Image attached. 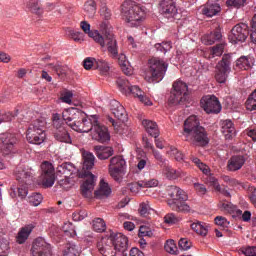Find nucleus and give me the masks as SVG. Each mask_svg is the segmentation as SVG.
Segmentation results:
<instances>
[{"label": "nucleus", "mask_w": 256, "mask_h": 256, "mask_svg": "<svg viewBox=\"0 0 256 256\" xmlns=\"http://www.w3.org/2000/svg\"><path fill=\"white\" fill-rule=\"evenodd\" d=\"M62 117L66 121V125L77 133H89L91 131L92 139L98 143H107L111 139L109 129L99 123V119L95 115L85 117V114L79 109L69 108L62 113Z\"/></svg>", "instance_id": "nucleus-1"}, {"label": "nucleus", "mask_w": 256, "mask_h": 256, "mask_svg": "<svg viewBox=\"0 0 256 256\" xmlns=\"http://www.w3.org/2000/svg\"><path fill=\"white\" fill-rule=\"evenodd\" d=\"M83 166L82 171L79 173L81 179H86L80 187L81 195L86 199L91 198L93 190L95 189V175L91 173L95 165V155L91 152L82 153Z\"/></svg>", "instance_id": "nucleus-2"}, {"label": "nucleus", "mask_w": 256, "mask_h": 256, "mask_svg": "<svg viewBox=\"0 0 256 256\" xmlns=\"http://www.w3.org/2000/svg\"><path fill=\"white\" fill-rule=\"evenodd\" d=\"M182 135L185 138V141L192 139L194 143L200 147L209 145V137H207V132L205 131V128L201 126L199 118H197L195 115L189 116L184 121V129Z\"/></svg>", "instance_id": "nucleus-3"}, {"label": "nucleus", "mask_w": 256, "mask_h": 256, "mask_svg": "<svg viewBox=\"0 0 256 256\" xmlns=\"http://www.w3.org/2000/svg\"><path fill=\"white\" fill-rule=\"evenodd\" d=\"M167 195L170 197L167 203L172 211L178 213H189L191 211V207L185 202L187 201V193L183 189L173 185L168 186Z\"/></svg>", "instance_id": "nucleus-4"}, {"label": "nucleus", "mask_w": 256, "mask_h": 256, "mask_svg": "<svg viewBox=\"0 0 256 256\" xmlns=\"http://www.w3.org/2000/svg\"><path fill=\"white\" fill-rule=\"evenodd\" d=\"M122 17L130 27H139L145 21V9L131 0H126L122 4Z\"/></svg>", "instance_id": "nucleus-5"}, {"label": "nucleus", "mask_w": 256, "mask_h": 256, "mask_svg": "<svg viewBox=\"0 0 256 256\" xmlns=\"http://www.w3.org/2000/svg\"><path fill=\"white\" fill-rule=\"evenodd\" d=\"M45 120H34L26 131V139L32 145H41L45 142Z\"/></svg>", "instance_id": "nucleus-6"}, {"label": "nucleus", "mask_w": 256, "mask_h": 256, "mask_svg": "<svg viewBox=\"0 0 256 256\" xmlns=\"http://www.w3.org/2000/svg\"><path fill=\"white\" fill-rule=\"evenodd\" d=\"M166 72L167 64L159 58H152L149 60V70L145 75V79L148 83H159V81H163Z\"/></svg>", "instance_id": "nucleus-7"}, {"label": "nucleus", "mask_w": 256, "mask_h": 256, "mask_svg": "<svg viewBox=\"0 0 256 256\" xmlns=\"http://www.w3.org/2000/svg\"><path fill=\"white\" fill-rule=\"evenodd\" d=\"M100 31L103 33L104 44L100 45L102 47H107L108 55L111 59H117L119 54V46L117 45V40L113 33L111 32V26L107 22H102L100 24Z\"/></svg>", "instance_id": "nucleus-8"}, {"label": "nucleus", "mask_w": 256, "mask_h": 256, "mask_svg": "<svg viewBox=\"0 0 256 256\" xmlns=\"http://www.w3.org/2000/svg\"><path fill=\"white\" fill-rule=\"evenodd\" d=\"M19 139L15 133L5 132L0 134V151L3 155H13L17 151Z\"/></svg>", "instance_id": "nucleus-9"}, {"label": "nucleus", "mask_w": 256, "mask_h": 256, "mask_svg": "<svg viewBox=\"0 0 256 256\" xmlns=\"http://www.w3.org/2000/svg\"><path fill=\"white\" fill-rule=\"evenodd\" d=\"M187 91V83L181 80L174 82L173 90L169 98L170 105H181V103H185V101H187Z\"/></svg>", "instance_id": "nucleus-10"}, {"label": "nucleus", "mask_w": 256, "mask_h": 256, "mask_svg": "<svg viewBox=\"0 0 256 256\" xmlns=\"http://www.w3.org/2000/svg\"><path fill=\"white\" fill-rule=\"evenodd\" d=\"M233 58L231 54H225L222 60L218 63L216 67L215 79L217 83H225L229 74L231 73V63Z\"/></svg>", "instance_id": "nucleus-11"}, {"label": "nucleus", "mask_w": 256, "mask_h": 256, "mask_svg": "<svg viewBox=\"0 0 256 256\" xmlns=\"http://www.w3.org/2000/svg\"><path fill=\"white\" fill-rule=\"evenodd\" d=\"M247 37H249V26L245 23L236 24L228 35L229 41L234 45L247 41Z\"/></svg>", "instance_id": "nucleus-12"}, {"label": "nucleus", "mask_w": 256, "mask_h": 256, "mask_svg": "<svg viewBox=\"0 0 256 256\" xmlns=\"http://www.w3.org/2000/svg\"><path fill=\"white\" fill-rule=\"evenodd\" d=\"M126 165L127 162H125L123 156H115L111 158L109 165V173L111 177L115 179V181H119L121 173L125 171Z\"/></svg>", "instance_id": "nucleus-13"}, {"label": "nucleus", "mask_w": 256, "mask_h": 256, "mask_svg": "<svg viewBox=\"0 0 256 256\" xmlns=\"http://www.w3.org/2000/svg\"><path fill=\"white\" fill-rule=\"evenodd\" d=\"M200 105L202 109L208 114L213 113H221V103L219 102V99H217L216 96L207 95L204 96L200 100Z\"/></svg>", "instance_id": "nucleus-14"}, {"label": "nucleus", "mask_w": 256, "mask_h": 256, "mask_svg": "<svg viewBox=\"0 0 256 256\" xmlns=\"http://www.w3.org/2000/svg\"><path fill=\"white\" fill-rule=\"evenodd\" d=\"M32 256H52L51 244L47 243L43 238H36L31 248Z\"/></svg>", "instance_id": "nucleus-15"}, {"label": "nucleus", "mask_w": 256, "mask_h": 256, "mask_svg": "<svg viewBox=\"0 0 256 256\" xmlns=\"http://www.w3.org/2000/svg\"><path fill=\"white\" fill-rule=\"evenodd\" d=\"M42 183L44 187L55 185V167L48 161L41 164Z\"/></svg>", "instance_id": "nucleus-16"}, {"label": "nucleus", "mask_w": 256, "mask_h": 256, "mask_svg": "<svg viewBox=\"0 0 256 256\" xmlns=\"http://www.w3.org/2000/svg\"><path fill=\"white\" fill-rule=\"evenodd\" d=\"M97 249L103 256H115V248L113 246V238L110 236H104L97 243Z\"/></svg>", "instance_id": "nucleus-17"}, {"label": "nucleus", "mask_w": 256, "mask_h": 256, "mask_svg": "<svg viewBox=\"0 0 256 256\" xmlns=\"http://www.w3.org/2000/svg\"><path fill=\"white\" fill-rule=\"evenodd\" d=\"M53 126L55 127L54 137L56 141L60 143H71V136L65 128V124L61 123V120L54 119Z\"/></svg>", "instance_id": "nucleus-18"}, {"label": "nucleus", "mask_w": 256, "mask_h": 256, "mask_svg": "<svg viewBox=\"0 0 256 256\" xmlns=\"http://www.w3.org/2000/svg\"><path fill=\"white\" fill-rule=\"evenodd\" d=\"M15 177L19 183L31 185V182L33 181V169L19 166L15 170Z\"/></svg>", "instance_id": "nucleus-19"}, {"label": "nucleus", "mask_w": 256, "mask_h": 256, "mask_svg": "<svg viewBox=\"0 0 256 256\" xmlns=\"http://www.w3.org/2000/svg\"><path fill=\"white\" fill-rule=\"evenodd\" d=\"M80 27L84 33L91 37L98 45H105V41L103 40V36L99 33V31H91V25L87 21H82L80 23Z\"/></svg>", "instance_id": "nucleus-20"}, {"label": "nucleus", "mask_w": 256, "mask_h": 256, "mask_svg": "<svg viewBox=\"0 0 256 256\" xmlns=\"http://www.w3.org/2000/svg\"><path fill=\"white\" fill-rule=\"evenodd\" d=\"M114 250L118 251L119 253H125L127 251V243L128 240L125 235L118 233H111Z\"/></svg>", "instance_id": "nucleus-21"}, {"label": "nucleus", "mask_w": 256, "mask_h": 256, "mask_svg": "<svg viewBox=\"0 0 256 256\" xmlns=\"http://www.w3.org/2000/svg\"><path fill=\"white\" fill-rule=\"evenodd\" d=\"M160 13L165 17H175L177 15V6L173 0H162L160 2Z\"/></svg>", "instance_id": "nucleus-22"}, {"label": "nucleus", "mask_w": 256, "mask_h": 256, "mask_svg": "<svg viewBox=\"0 0 256 256\" xmlns=\"http://www.w3.org/2000/svg\"><path fill=\"white\" fill-rule=\"evenodd\" d=\"M221 125V132L224 135L225 139H233L235 137L237 131L235 130V124H233V121L227 119L222 120L220 122Z\"/></svg>", "instance_id": "nucleus-23"}, {"label": "nucleus", "mask_w": 256, "mask_h": 256, "mask_svg": "<svg viewBox=\"0 0 256 256\" xmlns=\"http://www.w3.org/2000/svg\"><path fill=\"white\" fill-rule=\"evenodd\" d=\"M221 12V6L217 2L208 1L202 8V15L206 17H215Z\"/></svg>", "instance_id": "nucleus-24"}, {"label": "nucleus", "mask_w": 256, "mask_h": 256, "mask_svg": "<svg viewBox=\"0 0 256 256\" xmlns=\"http://www.w3.org/2000/svg\"><path fill=\"white\" fill-rule=\"evenodd\" d=\"M222 38L221 27L218 26L214 31L202 37V43H204V45H213L216 41H221Z\"/></svg>", "instance_id": "nucleus-25"}, {"label": "nucleus", "mask_w": 256, "mask_h": 256, "mask_svg": "<svg viewBox=\"0 0 256 256\" xmlns=\"http://www.w3.org/2000/svg\"><path fill=\"white\" fill-rule=\"evenodd\" d=\"M243 165H245V157L241 155H236V156H232L228 160L227 168H228V171H239V169H241Z\"/></svg>", "instance_id": "nucleus-26"}, {"label": "nucleus", "mask_w": 256, "mask_h": 256, "mask_svg": "<svg viewBox=\"0 0 256 256\" xmlns=\"http://www.w3.org/2000/svg\"><path fill=\"white\" fill-rule=\"evenodd\" d=\"M142 125L150 137H154V139L159 137V127L157 126V122L153 120H143Z\"/></svg>", "instance_id": "nucleus-27"}, {"label": "nucleus", "mask_w": 256, "mask_h": 256, "mask_svg": "<svg viewBox=\"0 0 256 256\" xmlns=\"http://www.w3.org/2000/svg\"><path fill=\"white\" fill-rule=\"evenodd\" d=\"M130 93L134 97H137L139 101H141V103H144V105H151V100H149L147 96H145V92H143V90H141L139 86H136V85L130 86L127 95H129Z\"/></svg>", "instance_id": "nucleus-28"}, {"label": "nucleus", "mask_w": 256, "mask_h": 256, "mask_svg": "<svg viewBox=\"0 0 256 256\" xmlns=\"http://www.w3.org/2000/svg\"><path fill=\"white\" fill-rule=\"evenodd\" d=\"M163 175H165V177L170 181H175L176 179H179V177H183L185 173L181 170L174 169L171 166H164Z\"/></svg>", "instance_id": "nucleus-29"}, {"label": "nucleus", "mask_w": 256, "mask_h": 256, "mask_svg": "<svg viewBox=\"0 0 256 256\" xmlns=\"http://www.w3.org/2000/svg\"><path fill=\"white\" fill-rule=\"evenodd\" d=\"M94 151L96 153V157L101 160L109 159V157L113 156L112 147L95 146Z\"/></svg>", "instance_id": "nucleus-30"}, {"label": "nucleus", "mask_w": 256, "mask_h": 256, "mask_svg": "<svg viewBox=\"0 0 256 256\" xmlns=\"http://www.w3.org/2000/svg\"><path fill=\"white\" fill-rule=\"evenodd\" d=\"M32 232H33V226L31 225L21 228L16 237L17 243H19V245H23V243H25V241L29 239V235H31Z\"/></svg>", "instance_id": "nucleus-31"}, {"label": "nucleus", "mask_w": 256, "mask_h": 256, "mask_svg": "<svg viewBox=\"0 0 256 256\" xmlns=\"http://www.w3.org/2000/svg\"><path fill=\"white\" fill-rule=\"evenodd\" d=\"M57 173L64 175L66 178L71 177V174L75 173V165L71 162H64L57 167Z\"/></svg>", "instance_id": "nucleus-32"}, {"label": "nucleus", "mask_w": 256, "mask_h": 256, "mask_svg": "<svg viewBox=\"0 0 256 256\" xmlns=\"http://www.w3.org/2000/svg\"><path fill=\"white\" fill-rule=\"evenodd\" d=\"M94 195L98 199H103V197H109V195H111V188L109 187V184L106 183L105 180H101L100 187L94 192Z\"/></svg>", "instance_id": "nucleus-33"}, {"label": "nucleus", "mask_w": 256, "mask_h": 256, "mask_svg": "<svg viewBox=\"0 0 256 256\" xmlns=\"http://www.w3.org/2000/svg\"><path fill=\"white\" fill-rule=\"evenodd\" d=\"M112 59H117L118 65H120L124 75H131L132 70L129 67V61L127 60V56H125V54H118L117 58Z\"/></svg>", "instance_id": "nucleus-34"}, {"label": "nucleus", "mask_w": 256, "mask_h": 256, "mask_svg": "<svg viewBox=\"0 0 256 256\" xmlns=\"http://www.w3.org/2000/svg\"><path fill=\"white\" fill-rule=\"evenodd\" d=\"M114 105H116V108H112V113L116 119H119V121L122 122L127 121V112L125 111V108L117 101L114 102Z\"/></svg>", "instance_id": "nucleus-35"}, {"label": "nucleus", "mask_w": 256, "mask_h": 256, "mask_svg": "<svg viewBox=\"0 0 256 256\" xmlns=\"http://www.w3.org/2000/svg\"><path fill=\"white\" fill-rule=\"evenodd\" d=\"M251 63H253L251 57L241 56L236 60V67L242 71H249V69H251Z\"/></svg>", "instance_id": "nucleus-36"}, {"label": "nucleus", "mask_w": 256, "mask_h": 256, "mask_svg": "<svg viewBox=\"0 0 256 256\" xmlns=\"http://www.w3.org/2000/svg\"><path fill=\"white\" fill-rule=\"evenodd\" d=\"M138 212L140 213L141 217H149V215L154 213L155 210L151 208V204L149 203V201H146L140 203Z\"/></svg>", "instance_id": "nucleus-37"}, {"label": "nucleus", "mask_w": 256, "mask_h": 256, "mask_svg": "<svg viewBox=\"0 0 256 256\" xmlns=\"http://www.w3.org/2000/svg\"><path fill=\"white\" fill-rule=\"evenodd\" d=\"M191 229L195 231L198 235H202L204 237L205 235H207V233H209V228L205 223H200V222L192 223Z\"/></svg>", "instance_id": "nucleus-38"}, {"label": "nucleus", "mask_w": 256, "mask_h": 256, "mask_svg": "<svg viewBox=\"0 0 256 256\" xmlns=\"http://www.w3.org/2000/svg\"><path fill=\"white\" fill-rule=\"evenodd\" d=\"M92 229L96 233H103L107 229V224H105L103 218H96L92 222Z\"/></svg>", "instance_id": "nucleus-39"}, {"label": "nucleus", "mask_w": 256, "mask_h": 256, "mask_svg": "<svg viewBox=\"0 0 256 256\" xmlns=\"http://www.w3.org/2000/svg\"><path fill=\"white\" fill-rule=\"evenodd\" d=\"M84 11L87 13L88 17H93L97 13V4L95 0H87L84 4Z\"/></svg>", "instance_id": "nucleus-40"}, {"label": "nucleus", "mask_w": 256, "mask_h": 256, "mask_svg": "<svg viewBox=\"0 0 256 256\" xmlns=\"http://www.w3.org/2000/svg\"><path fill=\"white\" fill-rule=\"evenodd\" d=\"M116 84L121 93H124L125 95L128 94L129 89L131 88V83H129V80L125 78H118Z\"/></svg>", "instance_id": "nucleus-41"}, {"label": "nucleus", "mask_w": 256, "mask_h": 256, "mask_svg": "<svg viewBox=\"0 0 256 256\" xmlns=\"http://www.w3.org/2000/svg\"><path fill=\"white\" fill-rule=\"evenodd\" d=\"M79 251H81L79 246L73 243H68L66 245V249L64 250V255L79 256Z\"/></svg>", "instance_id": "nucleus-42"}, {"label": "nucleus", "mask_w": 256, "mask_h": 256, "mask_svg": "<svg viewBox=\"0 0 256 256\" xmlns=\"http://www.w3.org/2000/svg\"><path fill=\"white\" fill-rule=\"evenodd\" d=\"M224 50V43L217 44L216 46L212 47L210 55H212V57H221L223 55Z\"/></svg>", "instance_id": "nucleus-43"}, {"label": "nucleus", "mask_w": 256, "mask_h": 256, "mask_svg": "<svg viewBox=\"0 0 256 256\" xmlns=\"http://www.w3.org/2000/svg\"><path fill=\"white\" fill-rule=\"evenodd\" d=\"M164 249L167 253L175 255V253H177V245L175 244V240H167L164 245Z\"/></svg>", "instance_id": "nucleus-44"}, {"label": "nucleus", "mask_w": 256, "mask_h": 256, "mask_svg": "<svg viewBox=\"0 0 256 256\" xmlns=\"http://www.w3.org/2000/svg\"><path fill=\"white\" fill-rule=\"evenodd\" d=\"M27 7L30 9L31 13H39L41 11V4H39V0H29L27 2Z\"/></svg>", "instance_id": "nucleus-45"}, {"label": "nucleus", "mask_w": 256, "mask_h": 256, "mask_svg": "<svg viewBox=\"0 0 256 256\" xmlns=\"http://www.w3.org/2000/svg\"><path fill=\"white\" fill-rule=\"evenodd\" d=\"M43 201V196L40 193H34L29 197V203L32 204L34 207L41 205Z\"/></svg>", "instance_id": "nucleus-46"}, {"label": "nucleus", "mask_w": 256, "mask_h": 256, "mask_svg": "<svg viewBox=\"0 0 256 256\" xmlns=\"http://www.w3.org/2000/svg\"><path fill=\"white\" fill-rule=\"evenodd\" d=\"M17 115H19V110H16L14 114L12 112H6L5 114L2 115V118H0V124L13 121V119H15Z\"/></svg>", "instance_id": "nucleus-47"}, {"label": "nucleus", "mask_w": 256, "mask_h": 256, "mask_svg": "<svg viewBox=\"0 0 256 256\" xmlns=\"http://www.w3.org/2000/svg\"><path fill=\"white\" fill-rule=\"evenodd\" d=\"M95 69H99L101 73H109V64L105 60L97 59Z\"/></svg>", "instance_id": "nucleus-48"}, {"label": "nucleus", "mask_w": 256, "mask_h": 256, "mask_svg": "<svg viewBox=\"0 0 256 256\" xmlns=\"http://www.w3.org/2000/svg\"><path fill=\"white\" fill-rule=\"evenodd\" d=\"M8 251L9 241L3 237H0V256H6Z\"/></svg>", "instance_id": "nucleus-49"}, {"label": "nucleus", "mask_w": 256, "mask_h": 256, "mask_svg": "<svg viewBox=\"0 0 256 256\" xmlns=\"http://www.w3.org/2000/svg\"><path fill=\"white\" fill-rule=\"evenodd\" d=\"M97 59L88 57L83 61L84 69L89 71V69H96Z\"/></svg>", "instance_id": "nucleus-50"}, {"label": "nucleus", "mask_w": 256, "mask_h": 256, "mask_svg": "<svg viewBox=\"0 0 256 256\" xmlns=\"http://www.w3.org/2000/svg\"><path fill=\"white\" fill-rule=\"evenodd\" d=\"M164 223L167 225H175V223H179V217L174 213H168L164 216Z\"/></svg>", "instance_id": "nucleus-51"}, {"label": "nucleus", "mask_w": 256, "mask_h": 256, "mask_svg": "<svg viewBox=\"0 0 256 256\" xmlns=\"http://www.w3.org/2000/svg\"><path fill=\"white\" fill-rule=\"evenodd\" d=\"M247 0H227L226 4L228 7H235L236 9H239L245 5Z\"/></svg>", "instance_id": "nucleus-52"}, {"label": "nucleus", "mask_w": 256, "mask_h": 256, "mask_svg": "<svg viewBox=\"0 0 256 256\" xmlns=\"http://www.w3.org/2000/svg\"><path fill=\"white\" fill-rule=\"evenodd\" d=\"M71 99H73V92L66 90L61 95V100L63 103H67L68 105H71Z\"/></svg>", "instance_id": "nucleus-53"}, {"label": "nucleus", "mask_w": 256, "mask_h": 256, "mask_svg": "<svg viewBox=\"0 0 256 256\" xmlns=\"http://www.w3.org/2000/svg\"><path fill=\"white\" fill-rule=\"evenodd\" d=\"M215 223L216 225L222 227L223 229H225V227H229V221H227V219L223 216H217L215 218Z\"/></svg>", "instance_id": "nucleus-54"}, {"label": "nucleus", "mask_w": 256, "mask_h": 256, "mask_svg": "<svg viewBox=\"0 0 256 256\" xmlns=\"http://www.w3.org/2000/svg\"><path fill=\"white\" fill-rule=\"evenodd\" d=\"M178 245L180 249L183 251H187L188 249H191V242L187 240V238H181L178 242Z\"/></svg>", "instance_id": "nucleus-55"}, {"label": "nucleus", "mask_w": 256, "mask_h": 256, "mask_svg": "<svg viewBox=\"0 0 256 256\" xmlns=\"http://www.w3.org/2000/svg\"><path fill=\"white\" fill-rule=\"evenodd\" d=\"M246 109L247 111H256V99L251 98L250 96L246 100Z\"/></svg>", "instance_id": "nucleus-56"}, {"label": "nucleus", "mask_w": 256, "mask_h": 256, "mask_svg": "<svg viewBox=\"0 0 256 256\" xmlns=\"http://www.w3.org/2000/svg\"><path fill=\"white\" fill-rule=\"evenodd\" d=\"M214 183V189L218 191L219 193H222L224 197H231V193H229L225 188H221V185L217 183V180H213Z\"/></svg>", "instance_id": "nucleus-57"}, {"label": "nucleus", "mask_w": 256, "mask_h": 256, "mask_svg": "<svg viewBox=\"0 0 256 256\" xmlns=\"http://www.w3.org/2000/svg\"><path fill=\"white\" fill-rule=\"evenodd\" d=\"M194 189L198 195H205L207 193V188L201 183H194Z\"/></svg>", "instance_id": "nucleus-58"}, {"label": "nucleus", "mask_w": 256, "mask_h": 256, "mask_svg": "<svg viewBox=\"0 0 256 256\" xmlns=\"http://www.w3.org/2000/svg\"><path fill=\"white\" fill-rule=\"evenodd\" d=\"M70 37L74 41H83V33L74 30L70 31Z\"/></svg>", "instance_id": "nucleus-59"}, {"label": "nucleus", "mask_w": 256, "mask_h": 256, "mask_svg": "<svg viewBox=\"0 0 256 256\" xmlns=\"http://www.w3.org/2000/svg\"><path fill=\"white\" fill-rule=\"evenodd\" d=\"M222 209H224V211H227L228 213H235L236 207L229 202H224L222 204Z\"/></svg>", "instance_id": "nucleus-60"}, {"label": "nucleus", "mask_w": 256, "mask_h": 256, "mask_svg": "<svg viewBox=\"0 0 256 256\" xmlns=\"http://www.w3.org/2000/svg\"><path fill=\"white\" fill-rule=\"evenodd\" d=\"M100 15L102 17H104V19L109 20L111 19V10H109V8L107 7H102L101 10H100Z\"/></svg>", "instance_id": "nucleus-61"}, {"label": "nucleus", "mask_w": 256, "mask_h": 256, "mask_svg": "<svg viewBox=\"0 0 256 256\" xmlns=\"http://www.w3.org/2000/svg\"><path fill=\"white\" fill-rule=\"evenodd\" d=\"M172 155H174L176 161H183L185 159L183 153L178 151L177 148L172 149Z\"/></svg>", "instance_id": "nucleus-62"}, {"label": "nucleus", "mask_w": 256, "mask_h": 256, "mask_svg": "<svg viewBox=\"0 0 256 256\" xmlns=\"http://www.w3.org/2000/svg\"><path fill=\"white\" fill-rule=\"evenodd\" d=\"M27 186L22 185L20 187H18V196L21 197V199H25V197H27Z\"/></svg>", "instance_id": "nucleus-63"}, {"label": "nucleus", "mask_w": 256, "mask_h": 256, "mask_svg": "<svg viewBox=\"0 0 256 256\" xmlns=\"http://www.w3.org/2000/svg\"><path fill=\"white\" fill-rule=\"evenodd\" d=\"M244 255L245 256H256V247L252 246V247L246 248L244 251Z\"/></svg>", "instance_id": "nucleus-64"}]
</instances>
